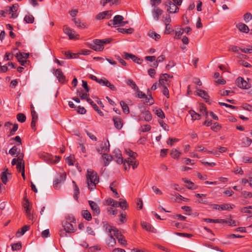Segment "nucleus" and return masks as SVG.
Segmentation results:
<instances>
[{
  "label": "nucleus",
  "mask_w": 252,
  "mask_h": 252,
  "mask_svg": "<svg viewBox=\"0 0 252 252\" xmlns=\"http://www.w3.org/2000/svg\"><path fill=\"white\" fill-rule=\"evenodd\" d=\"M88 187L89 189H94L99 182V177L97 173L94 170H88L86 175Z\"/></svg>",
  "instance_id": "obj_1"
},
{
  "label": "nucleus",
  "mask_w": 252,
  "mask_h": 252,
  "mask_svg": "<svg viewBox=\"0 0 252 252\" xmlns=\"http://www.w3.org/2000/svg\"><path fill=\"white\" fill-rule=\"evenodd\" d=\"M103 227L109 236H111V234H113V237L115 236L118 239L120 235H122V233L117 228L110 226L107 222L105 223L103 222Z\"/></svg>",
  "instance_id": "obj_2"
},
{
  "label": "nucleus",
  "mask_w": 252,
  "mask_h": 252,
  "mask_svg": "<svg viewBox=\"0 0 252 252\" xmlns=\"http://www.w3.org/2000/svg\"><path fill=\"white\" fill-rule=\"evenodd\" d=\"M90 47L95 51H101L104 49V46L101 44V39H94L93 43L91 44Z\"/></svg>",
  "instance_id": "obj_3"
},
{
  "label": "nucleus",
  "mask_w": 252,
  "mask_h": 252,
  "mask_svg": "<svg viewBox=\"0 0 252 252\" xmlns=\"http://www.w3.org/2000/svg\"><path fill=\"white\" fill-rule=\"evenodd\" d=\"M237 86L242 89H248L251 88V84L248 83L243 78L239 77L236 81Z\"/></svg>",
  "instance_id": "obj_4"
},
{
  "label": "nucleus",
  "mask_w": 252,
  "mask_h": 252,
  "mask_svg": "<svg viewBox=\"0 0 252 252\" xmlns=\"http://www.w3.org/2000/svg\"><path fill=\"white\" fill-rule=\"evenodd\" d=\"M168 6L167 11L170 13H175L179 11V8L171 1H169L165 4Z\"/></svg>",
  "instance_id": "obj_5"
},
{
  "label": "nucleus",
  "mask_w": 252,
  "mask_h": 252,
  "mask_svg": "<svg viewBox=\"0 0 252 252\" xmlns=\"http://www.w3.org/2000/svg\"><path fill=\"white\" fill-rule=\"evenodd\" d=\"M55 75L60 83L64 84L66 82L65 76L61 69L58 68L55 70Z\"/></svg>",
  "instance_id": "obj_6"
},
{
  "label": "nucleus",
  "mask_w": 252,
  "mask_h": 252,
  "mask_svg": "<svg viewBox=\"0 0 252 252\" xmlns=\"http://www.w3.org/2000/svg\"><path fill=\"white\" fill-rule=\"evenodd\" d=\"M66 173H62L59 178L56 179L54 181L53 183V186L54 188L56 189H57L59 188V184H61L62 183H63L66 179Z\"/></svg>",
  "instance_id": "obj_7"
},
{
  "label": "nucleus",
  "mask_w": 252,
  "mask_h": 252,
  "mask_svg": "<svg viewBox=\"0 0 252 252\" xmlns=\"http://www.w3.org/2000/svg\"><path fill=\"white\" fill-rule=\"evenodd\" d=\"M113 121L115 127L119 130H120L123 126V121L121 118L118 116H114L113 117Z\"/></svg>",
  "instance_id": "obj_8"
},
{
  "label": "nucleus",
  "mask_w": 252,
  "mask_h": 252,
  "mask_svg": "<svg viewBox=\"0 0 252 252\" xmlns=\"http://www.w3.org/2000/svg\"><path fill=\"white\" fill-rule=\"evenodd\" d=\"M109 143L107 140L104 143H102L100 145V147L97 149V151L100 154H102L103 153L107 152L109 150Z\"/></svg>",
  "instance_id": "obj_9"
},
{
  "label": "nucleus",
  "mask_w": 252,
  "mask_h": 252,
  "mask_svg": "<svg viewBox=\"0 0 252 252\" xmlns=\"http://www.w3.org/2000/svg\"><path fill=\"white\" fill-rule=\"evenodd\" d=\"M89 205L91 209L93 211L94 214L98 215L100 214V208L96 203L93 201H89Z\"/></svg>",
  "instance_id": "obj_10"
},
{
  "label": "nucleus",
  "mask_w": 252,
  "mask_h": 252,
  "mask_svg": "<svg viewBox=\"0 0 252 252\" xmlns=\"http://www.w3.org/2000/svg\"><path fill=\"white\" fill-rule=\"evenodd\" d=\"M63 226L68 233H74L75 231L73 225L67 221H65L63 223Z\"/></svg>",
  "instance_id": "obj_11"
},
{
  "label": "nucleus",
  "mask_w": 252,
  "mask_h": 252,
  "mask_svg": "<svg viewBox=\"0 0 252 252\" xmlns=\"http://www.w3.org/2000/svg\"><path fill=\"white\" fill-rule=\"evenodd\" d=\"M8 175L10 176L11 173L9 172L7 168H5L4 171L1 173V180L4 184H6L8 181Z\"/></svg>",
  "instance_id": "obj_12"
},
{
  "label": "nucleus",
  "mask_w": 252,
  "mask_h": 252,
  "mask_svg": "<svg viewBox=\"0 0 252 252\" xmlns=\"http://www.w3.org/2000/svg\"><path fill=\"white\" fill-rule=\"evenodd\" d=\"M237 28L239 30L240 32H244V33H248L250 31V29L248 26L246 24L239 23L236 25Z\"/></svg>",
  "instance_id": "obj_13"
},
{
  "label": "nucleus",
  "mask_w": 252,
  "mask_h": 252,
  "mask_svg": "<svg viewBox=\"0 0 252 252\" xmlns=\"http://www.w3.org/2000/svg\"><path fill=\"white\" fill-rule=\"evenodd\" d=\"M168 78H173L172 75H170L167 73L162 74L160 75L159 79V84L160 85H164V81L167 82Z\"/></svg>",
  "instance_id": "obj_14"
},
{
  "label": "nucleus",
  "mask_w": 252,
  "mask_h": 252,
  "mask_svg": "<svg viewBox=\"0 0 252 252\" xmlns=\"http://www.w3.org/2000/svg\"><path fill=\"white\" fill-rule=\"evenodd\" d=\"M110 12L111 11H105L102 12H100L96 15V19L98 20L103 19L106 16L107 19H109L111 16Z\"/></svg>",
  "instance_id": "obj_15"
},
{
  "label": "nucleus",
  "mask_w": 252,
  "mask_h": 252,
  "mask_svg": "<svg viewBox=\"0 0 252 252\" xmlns=\"http://www.w3.org/2000/svg\"><path fill=\"white\" fill-rule=\"evenodd\" d=\"M63 31L64 33L68 35L70 39H73L75 38L74 34L72 33L73 30L67 26L65 25L63 26ZM73 32H74V31H73Z\"/></svg>",
  "instance_id": "obj_16"
},
{
  "label": "nucleus",
  "mask_w": 252,
  "mask_h": 252,
  "mask_svg": "<svg viewBox=\"0 0 252 252\" xmlns=\"http://www.w3.org/2000/svg\"><path fill=\"white\" fill-rule=\"evenodd\" d=\"M163 13L162 10L157 7H154L152 11V13L154 19L156 20L159 19V16H160Z\"/></svg>",
  "instance_id": "obj_17"
},
{
  "label": "nucleus",
  "mask_w": 252,
  "mask_h": 252,
  "mask_svg": "<svg viewBox=\"0 0 252 252\" xmlns=\"http://www.w3.org/2000/svg\"><path fill=\"white\" fill-rule=\"evenodd\" d=\"M197 95L204 98L206 102H208L209 100V95L207 92L204 90L198 89Z\"/></svg>",
  "instance_id": "obj_18"
},
{
  "label": "nucleus",
  "mask_w": 252,
  "mask_h": 252,
  "mask_svg": "<svg viewBox=\"0 0 252 252\" xmlns=\"http://www.w3.org/2000/svg\"><path fill=\"white\" fill-rule=\"evenodd\" d=\"M87 101L89 103L93 108L97 112V113L101 116L104 115L103 113L99 109L97 105L94 102V101L90 98H87Z\"/></svg>",
  "instance_id": "obj_19"
},
{
  "label": "nucleus",
  "mask_w": 252,
  "mask_h": 252,
  "mask_svg": "<svg viewBox=\"0 0 252 252\" xmlns=\"http://www.w3.org/2000/svg\"><path fill=\"white\" fill-rule=\"evenodd\" d=\"M113 18V22H114V24L116 25V27L121 26L123 20L124 19V17L122 15H117L115 16Z\"/></svg>",
  "instance_id": "obj_20"
},
{
  "label": "nucleus",
  "mask_w": 252,
  "mask_h": 252,
  "mask_svg": "<svg viewBox=\"0 0 252 252\" xmlns=\"http://www.w3.org/2000/svg\"><path fill=\"white\" fill-rule=\"evenodd\" d=\"M141 226L143 228L146 229L147 231L152 232H155V229L154 227L149 223L145 221L141 222Z\"/></svg>",
  "instance_id": "obj_21"
},
{
  "label": "nucleus",
  "mask_w": 252,
  "mask_h": 252,
  "mask_svg": "<svg viewBox=\"0 0 252 252\" xmlns=\"http://www.w3.org/2000/svg\"><path fill=\"white\" fill-rule=\"evenodd\" d=\"M102 158L104 160V166H107L109 162L112 160V156L107 154H103Z\"/></svg>",
  "instance_id": "obj_22"
},
{
  "label": "nucleus",
  "mask_w": 252,
  "mask_h": 252,
  "mask_svg": "<svg viewBox=\"0 0 252 252\" xmlns=\"http://www.w3.org/2000/svg\"><path fill=\"white\" fill-rule=\"evenodd\" d=\"M252 143V140L251 138L246 137L242 139L241 142V146L242 147H248L251 145Z\"/></svg>",
  "instance_id": "obj_23"
},
{
  "label": "nucleus",
  "mask_w": 252,
  "mask_h": 252,
  "mask_svg": "<svg viewBox=\"0 0 252 252\" xmlns=\"http://www.w3.org/2000/svg\"><path fill=\"white\" fill-rule=\"evenodd\" d=\"M154 103L153 98L152 95V93L150 90H148L147 91V99H146L144 103L151 105Z\"/></svg>",
  "instance_id": "obj_24"
},
{
  "label": "nucleus",
  "mask_w": 252,
  "mask_h": 252,
  "mask_svg": "<svg viewBox=\"0 0 252 252\" xmlns=\"http://www.w3.org/2000/svg\"><path fill=\"white\" fill-rule=\"evenodd\" d=\"M25 202L23 203V207L24 209V211L25 213H28L31 211V207L30 205L29 200L24 198Z\"/></svg>",
  "instance_id": "obj_25"
},
{
  "label": "nucleus",
  "mask_w": 252,
  "mask_h": 252,
  "mask_svg": "<svg viewBox=\"0 0 252 252\" xmlns=\"http://www.w3.org/2000/svg\"><path fill=\"white\" fill-rule=\"evenodd\" d=\"M183 181L188 184V185L186 186V187L190 189H195L196 188L194 187V183L192 182L191 181L188 180V179L185 178L182 179Z\"/></svg>",
  "instance_id": "obj_26"
},
{
  "label": "nucleus",
  "mask_w": 252,
  "mask_h": 252,
  "mask_svg": "<svg viewBox=\"0 0 252 252\" xmlns=\"http://www.w3.org/2000/svg\"><path fill=\"white\" fill-rule=\"evenodd\" d=\"M126 83L127 85L130 87L132 89L134 90L135 91L138 90V86L131 79H128L127 80H126Z\"/></svg>",
  "instance_id": "obj_27"
},
{
  "label": "nucleus",
  "mask_w": 252,
  "mask_h": 252,
  "mask_svg": "<svg viewBox=\"0 0 252 252\" xmlns=\"http://www.w3.org/2000/svg\"><path fill=\"white\" fill-rule=\"evenodd\" d=\"M82 216L83 218L86 220L88 221H90L92 220V217L91 214L88 210H83L82 211Z\"/></svg>",
  "instance_id": "obj_28"
},
{
  "label": "nucleus",
  "mask_w": 252,
  "mask_h": 252,
  "mask_svg": "<svg viewBox=\"0 0 252 252\" xmlns=\"http://www.w3.org/2000/svg\"><path fill=\"white\" fill-rule=\"evenodd\" d=\"M30 226L25 225L21 228V231H17L16 233V236L20 237L24 234V233L30 229Z\"/></svg>",
  "instance_id": "obj_29"
},
{
  "label": "nucleus",
  "mask_w": 252,
  "mask_h": 252,
  "mask_svg": "<svg viewBox=\"0 0 252 252\" xmlns=\"http://www.w3.org/2000/svg\"><path fill=\"white\" fill-rule=\"evenodd\" d=\"M73 21L77 27L81 29H84L86 28L85 23L82 22L79 19L75 18L73 19Z\"/></svg>",
  "instance_id": "obj_30"
},
{
  "label": "nucleus",
  "mask_w": 252,
  "mask_h": 252,
  "mask_svg": "<svg viewBox=\"0 0 252 252\" xmlns=\"http://www.w3.org/2000/svg\"><path fill=\"white\" fill-rule=\"evenodd\" d=\"M72 184L74 185V198L77 200L78 199V195L80 193L79 189L75 181H72Z\"/></svg>",
  "instance_id": "obj_31"
},
{
  "label": "nucleus",
  "mask_w": 252,
  "mask_h": 252,
  "mask_svg": "<svg viewBox=\"0 0 252 252\" xmlns=\"http://www.w3.org/2000/svg\"><path fill=\"white\" fill-rule=\"evenodd\" d=\"M120 105L122 108L123 111L124 113L127 114L129 113V107L126 103L123 101H121L120 102Z\"/></svg>",
  "instance_id": "obj_32"
},
{
  "label": "nucleus",
  "mask_w": 252,
  "mask_h": 252,
  "mask_svg": "<svg viewBox=\"0 0 252 252\" xmlns=\"http://www.w3.org/2000/svg\"><path fill=\"white\" fill-rule=\"evenodd\" d=\"M116 186V182L115 181H114L110 184L109 187H110L111 190L115 194V197L119 198L120 197L119 193L117 191V189H115Z\"/></svg>",
  "instance_id": "obj_33"
},
{
  "label": "nucleus",
  "mask_w": 252,
  "mask_h": 252,
  "mask_svg": "<svg viewBox=\"0 0 252 252\" xmlns=\"http://www.w3.org/2000/svg\"><path fill=\"white\" fill-rule=\"evenodd\" d=\"M142 113L143 115L144 119L146 121L149 122L152 120V116L149 111H145Z\"/></svg>",
  "instance_id": "obj_34"
},
{
  "label": "nucleus",
  "mask_w": 252,
  "mask_h": 252,
  "mask_svg": "<svg viewBox=\"0 0 252 252\" xmlns=\"http://www.w3.org/2000/svg\"><path fill=\"white\" fill-rule=\"evenodd\" d=\"M148 34L150 37L154 39L156 41L158 40L160 38V35L159 34L153 31H150Z\"/></svg>",
  "instance_id": "obj_35"
},
{
  "label": "nucleus",
  "mask_w": 252,
  "mask_h": 252,
  "mask_svg": "<svg viewBox=\"0 0 252 252\" xmlns=\"http://www.w3.org/2000/svg\"><path fill=\"white\" fill-rule=\"evenodd\" d=\"M117 30L120 32H121L123 33H126V34H131L134 31V30L132 28H129L127 29H126L124 28H119L117 29Z\"/></svg>",
  "instance_id": "obj_36"
},
{
  "label": "nucleus",
  "mask_w": 252,
  "mask_h": 252,
  "mask_svg": "<svg viewBox=\"0 0 252 252\" xmlns=\"http://www.w3.org/2000/svg\"><path fill=\"white\" fill-rule=\"evenodd\" d=\"M63 53L64 54L67 59L76 58L78 56V54L72 53L69 51H64L63 52Z\"/></svg>",
  "instance_id": "obj_37"
},
{
  "label": "nucleus",
  "mask_w": 252,
  "mask_h": 252,
  "mask_svg": "<svg viewBox=\"0 0 252 252\" xmlns=\"http://www.w3.org/2000/svg\"><path fill=\"white\" fill-rule=\"evenodd\" d=\"M21 152L20 149L18 148L17 146H13L9 151V153L11 155H14L15 154H18Z\"/></svg>",
  "instance_id": "obj_38"
},
{
  "label": "nucleus",
  "mask_w": 252,
  "mask_h": 252,
  "mask_svg": "<svg viewBox=\"0 0 252 252\" xmlns=\"http://www.w3.org/2000/svg\"><path fill=\"white\" fill-rule=\"evenodd\" d=\"M121 201L118 202V207H120L123 210L126 209L128 208V205L126 200L121 199Z\"/></svg>",
  "instance_id": "obj_39"
},
{
  "label": "nucleus",
  "mask_w": 252,
  "mask_h": 252,
  "mask_svg": "<svg viewBox=\"0 0 252 252\" xmlns=\"http://www.w3.org/2000/svg\"><path fill=\"white\" fill-rule=\"evenodd\" d=\"M181 153L175 149L171 150L170 155L174 158H178L180 156Z\"/></svg>",
  "instance_id": "obj_40"
},
{
  "label": "nucleus",
  "mask_w": 252,
  "mask_h": 252,
  "mask_svg": "<svg viewBox=\"0 0 252 252\" xmlns=\"http://www.w3.org/2000/svg\"><path fill=\"white\" fill-rule=\"evenodd\" d=\"M106 204L111 205L113 207H118V201H115L112 198H109L106 201Z\"/></svg>",
  "instance_id": "obj_41"
},
{
  "label": "nucleus",
  "mask_w": 252,
  "mask_h": 252,
  "mask_svg": "<svg viewBox=\"0 0 252 252\" xmlns=\"http://www.w3.org/2000/svg\"><path fill=\"white\" fill-rule=\"evenodd\" d=\"M189 114L191 115V117H192V119L193 120H199L201 118V115L197 113H196L193 110H190L189 112Z\"/></svg>",
  "instance_id": "obj_42"
},
{
  "label": "nucleus",
  "mask_w": 252,
  "mask_h": 252,
  "mask_svg": "<svg viewBox=\"0 0 252 252\" xmlns=\"http://www.w3.org/2000/svg\"><path fill=\"white\" fill-rule=\"evenodd\" d=\"M34 19L33 16L31 14L27 15L24 18V21L26 23H33Z\"/></svg>",
  "instance_id": "obj_43"
},
{
  "label": "nucleus",
  "mask_w": 252,
  "mask_h": 252,
  "mask_svg": "<svg viewBox=\"0 0 252 252\" xmlns=\"http://www.w3.org/2000/svg\"><path fill=\"white\" fill-rule=\"evenodd\" d=\"M16 58H17V60H20L22 59H28L29 57V53H21L20 52L19 54H17Z\"/></svg>",
  "instance_id": "obj_44"
},
{
  "label": "nucleus",
  "mask_w": 252,
  "mask_h": 252,
  "mask_svg": "<svg viewBox=\"0 0 252 252\" xmlns=\"http://www.w3.org/2000/svg\"><path fill=\"white\" fill-rule=\"evenodd\" d=\"M136 91L137 93L136 97L139 98H145V100L147 99V95L145 93L140 91L139 89L138 90H136Z\"/></svg>",
  "instance_id": "obj_45"
},
{
  "label": "nucleus",
  "mask_w": 252,
  "mask_h": 252,
  "mask_svg": "<svg viewBox=\"0 0 252 252\" xmlns=\"http://www.w3.org/2000/svg\"><path fill=\"white\" fill-rule=\"evenodd\" d=\"M17 119L20 123H24L26 120V117L23 113H18L17 115Z\"/></svg>",
  "instance_id": "obj_46"
},
{
  "label": "nucleus",
  "mask_w": 252,
  "mask_h": 252,
  "mask_svg": "<svg viewBox=\"0 0 252 252\" xmlns=\"http://www.w3.org/2000/svg\"><path fill=\"white\" fill-rule=\"evenodd\" d=\"M118 242L123 246H126L127 244L126 240L123 235H120L119 237L118 238Z\"/></svg>",
  "instance_id": "obj_47"
},
{
  "label": "nucleus",
  "mask_w": 252,
  "mask_h": 252,
  "mask_svg": "<svg viewBox=\"0 0 252 252\" xmlns=\"http://www.w3.org/2000/svg\"><path fill=\"white\" fill-rule=\"evenodd\" d=\"M22 248V245L20 243H14L11 245V249L13 251H19Z\"/></svg>",
  "instance_id": "obj_48"
},
{
  "label": "nucleus",
  "mask_w": 252,
  "mask_h": 252,
  "mask_svg": "<svg viewBox=\"0 0 252 252\" xmlns=\"http://www.w3.org/2000/svg\"><path fill=\"white\" fill-rule=\"evenodd\" d=\"M126 154L129 156V157L133 159H135L138 156L136 153L134 152L129 149L126 150Z\"/></svg>",
  "instance_id": "obj_49"
},
{
  "label": "nucleus",
  "mask_w": 252,
  "mask_h": 252,
  "mask_svg": "<svg viewBox=\"0 0 252 252\" xmlns=\"http://www.w3.org/2000/svg\"><path fill=\"white\" fill-rule=\"evenodd\" d=\"M233 207L229 204H223L220 205V210H229Z\"/></svg>",
  "instance_id": "obj_50"
},
{
  "label": "nucleus",
  "mask_w": 252,
  "mask_h": 252,
  "mask_svg": "<svg viewBox=\"0 0 252 252\" xmlns=\"http://www.w3.org/2000/svg\"><path fill=\"white\" fill-rule=\"evenodd\" d=\"M221 128V125L218 123H215L211 127V129L214 131L217 132Z\"/></svg>",
  "instance_id": "obj_51"
},
{
  "label": "nucleus",
  "mask_w": 252,
  "mask_h": 252,
  "mask_svg": "<svg viewBox=\"0 0 252 252\" xmlns=\"http://www.w3.org/2000/svg\"><path fill=\"white\" fill-rule=\"evenodd\" d=\"M109 82V81L107 79L104 78L103 79L102 78L99 79L97 83L102 86H108Z\"/></svg>",
  "instance_id": "obj_52"
},
{
  "label": "nucleus",
  "mask_w": 252,
  "mask_h": 252,
  "mask_svg": "<svg viewBox=\"0 0 252 252\" xmlns=\"http://www.w3.org/2000/svg\"><path fill=\"white\" fill-rule=\"evenodd\" d=\"M156 114L161 119H163L165 118V115L161 109H158L156 110Z\"/></svg>",
  "instance_id": "obj_53"
},
{
  "label": "nucleus",
  "mask_w": 252,
  "mask_h": 252,
  "mask_svg": "<svg viewBox=\"0 0 252 252\" xmlns=\"http://www.w3.org/2000/svg\"><path fill=\"white\" fill-rule=\"evenodd\" d=\"M150 2L152 7H157V6L161 2V0H150Z\"/></svg>",
  "instance_id": "obj_54"
},
{
  "label": "nucleus",
  "mask_w": 252,
  "mask_h": 252,
  "mask_svg": "<svg viewBox=\"0 0 252 252\" xmlns=\"http://www.w3.org/2000/svg\"><path fill=\"white\" fill-rule=\"evenodd\" d=\"M131 60L134 63H137L138 64H141L143 61V59L139 58L134 55H132Z\"/></svg>",
  "instance_id": "obj_55"
},
{
  "label": "nucleus",
  "mask_w": 252,
  "mask_h": 252,
  "mask_svg": "<svg viewBox=\"0 0 252 252\" xmlns=\"http://www.w3.org/2000/svg\"><path fill=\"white\" fill-rule=\"evenodd\" d=\"M241 195L245 198L252 197V193L247 191H243L241 192Z\"/></svg>",
  "instance_id": "obj_56"
},
{
  "label": "nucleus",
  "mask_w": 252,
  "mask_h": 252,
  "mask_svg": "<svg viewBox=\"0 0 252 252\" xmlns=\"http://www.w3.org/2000/svg\"><path fill=\"white\" fill-rule=\"evenodd\" d=\"M252 19V15L251 13L248 12L244 14V20L246 23H248Z\"/></svg>",
  "instance_id": "obj_57"
},
{
  "label": "nucleus",
  "mask_w": 252,
  "mask_h": 252,
  "mask_svg": "<svg viewBox=\"0 0 252 252\" xmlns=\"http://www.w3.org/2000/svg\"><path fill=\"white\" fill-rule=\"evenodd\" d=\"M110 236V238L109 240V242H108V245L111 246H114L116 244L115 239L113 237V234H111Z\"/></svg>",
  "instance_id": "obj_58"
},
{
  "label": "nucleus",
  "mask_w": 252,
  "mask_h": 252,
  "mask_svg": "<svg viewBox=\"0 0 252 252\" xmlns=\"http://www.w3.org/2000/svg\"><path fill=\"white\" fill-rule=\"evenodd\" d=\"M19 5L18 4H14L11 7H9V14L11 12H15L17 11L18 9Z\"/></svg>",
  "instance_id": "obj_59"
},
{
  "label": "nucleus",
  "mask_w": 252,
  "mask_h": 252,
  "mask_svg": "<svg viewBox=\"0 0 252 252\" xmlns=\"http://www.w3.org/2000/svg\"><path fill=\"white\" fill-rule=\"evenodd\" d=\"M239 50H240V47H239L237 46L232 45L230 46L228 48L229 51H231L233 52L238 53Z\"/></svg>",
  "instance_id": "obj_60"
},
{
  "label": "nucleus",
  "mask_w": 252,
  "mask_h": 252,
  "mask_svg": "<svg viewBox=\"0 0 252 252\" xmlns=\"http://www.w3.org/2000/svg\"><path fill=\"white\" fill-rule=\"evenodd\" d=\"M119 220L121 223H125L126 221V214L123 213H121V214L120 215Z\"/></svg>",
  "instance_id": "obj_61"
},
{
  "label": "nucleus",
  "mask_w": 252,
  "mask_h": 252,
  "mask_svg": "<svg viewBox=\"0 0 252 252\" xmlns=\"http://www.w3.org/2000/svg\"><path fill=\"white\" fill-rule=\"evenodd\" d=\"M158 123L160 125V126L165 130L166 131H168V126L166 124H165L162 120H159Z\"/></svg>",
  "instance_id": "obj_62"
},
{
  "label": "nucleus",
  "mask_w": 252,
  "mask_h": 252,
  "mask_svg": "<svg viewBox=\"0 0 252 252\" xmlns=\"http://www.w3.org/2000/svg\"><path fill=\"white\" fill-rule=\"evenodd\" d=\"M184 30L183 29H180V30L179 31H176L175 32V38L176 39H179L180 38V36L184 33Z\"/></svg>",
  "instance_id": "obj_63"
},
{
  "label": "nucleus",
  "mask_w": 252,
  "mask_h": 252,
  "mask_svg": "<svg viewBox=\"0 0 252 252\" xmlns=\"http://www.w3.org/2000/svg\"><path fill=\"white\" fill-rule=\"evenodd\" d=\"M163 87L162 93L163 94L166 96L167 97H169V91L167 88L165 86V84L164 85H161Z\"/></svg>",
  "instance_id": "obj_64"
}]
</instances>
